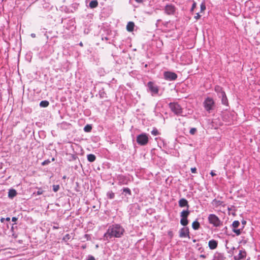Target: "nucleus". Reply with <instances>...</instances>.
Segmentation results:
<instances>
[{
  "mask_svg": "<svg viewBox=\"0 0 260 260\" xmlns=\"http://www.w3.org/2000/svg\"><path fill=\"white\" fill-rule=\"evenodd\" d=\"M137 142L140 145H146L148 142V137L146 134H142L137 137Z\"/></svg>",
  "mask_w": 260,
  "mask_h": 260,
  "instance_id": "20e7f679",
  "label": "nucleus"
},
{
  "mask_svg": "<svg viewBox=\"0 0 260 260\" xmlns=\"http://www.w3.org/2000/svg\"><path fill=\"white\" fill-rule=\"evenodd\" d=\"M233 231L237 235L239 236L241 234V230L240 229H234Z\"/></svg>",
  "mask_w": 260,
  "mask_h": 260,
  "instance_id": "c85d7f7f",
  "label": "nucleus"
},
{
  "mask_svg": "<svg viewBox=\"0 0 260 260\" xmlns=\"http://www.w3.org/2000/svg\"><path fill=\"white\" fill-rule=\"evenodd\" d=\"M242 224H245L246 223V221L243 220L242 221Z\"/></svg>",
  "mask_w": 260,
  "mask_h": 260,
  "instance_id": "de8ad7c7",
  "label": "nucleus"
},
{
  "mask_svg": "<svg viewBox=\"0 0 260 260\" xmlns=\"http://www.w3.org/2000/svg\"><path fill=\"white\" fill-rule=\"evenodd\" d=\"M200 257H202L203 258H206V256L205 255H204V254H201V255H200Z\"/></svg>",
  "mask_w": 260,
  "mask_h": 260,
  "instance_id": "79ce46f5",
  "label": "nucleus"
},
{
  "mask_svg": "<svg viewBox=\"0 0 260 260\" xmlns=\"http://www.w3.org/2000/svg\"><path fill=\"white\" fill-rule=\"evenodd\" d=\"M164 11L167 15H173L176 11V8L171 4H167L164 8Z\"/></svg>",
  "mask_w": 260,
  "mask_h": 260,
  "instance_id": "39448f33",
  "label": "nucleus"
},
{
  "mask_svg": "<svg viewBox=\"0 0 260 260\" xmlns=\"http://www.w3.org/2000/svg\"><path fill=\"white\" fill-rule=\"evenodd\" d=\"M180 223L183 226L187 225L188 223L187 218H185L181 217V219L180 220Z\"/></svg>",
  "mask_w": 260,
  "mask_h": 260,
  "instance_id": "5701e85b",
  "label": "nucleus"
},
{
  "mask_svg": "<svg viewBox=\"0 0 260 260\" xmlns=\"http://www.w3.org/2000/svg\"><path fill=\"white\" fill-rule=\"evenodd\" d=\"M240 225V222L238 220H235L233 222L232 226L233 229H237Z\"/></svg>",
  "mask_w": 260,
  "mask_h": 260,
  "instance_id": "a878e982",
  "label": "nucleus"
},
{
  "mask_svg": "<svg viewBox=\"0 0 260 260\" xmlns=\"http://www.w3.org/2000/svg\"><path fill=\"white\" fill-rule=\"evenodd\" d=\"M200 18H201V15L199 14V13H197L196 14V16H194V18L196 20H198V19H199Z\"/></svg>",
  "mask_w": 260,
  "mask_h": 260,
  "instance_id": "f704fd0d",
  "label": "nucleus"
},
{
  "mask_svg": "<svg viewBox=\"0 0 260 260\" xmlns=\"http://www.w3.org/2000/svg\"><path fill=\"white\" fill-rule=\"evenodd\" d=\"M164 78L166 80L173 81L175 80L177 78V75L176 73L171 72H165L164 74Z\"/></svg>",
  "mask_w": 260,
  "mask_h": 260,
  "instance_id": "0eeeda50",
  "label": "nucleus"
},
{
  "mask_svg": "<svg viewBox=\"0 0 260 260\" xmlns=\"http://www.w3.org/2000/svg\"><path fill=\"white\" fill-rule=\"evenodd\" d=\"M96 157L94 154H90L87 155V160L90 162H93L95 160Z\"/></svg>",
  "mask_w": 260,
  "mask_h": 260,
  "instance_id": "4be33fe9",
  "label": "nucleus"
},
{
  "mask_svg": "<svg viewBox=\"0 0 260 260\" xmlns=\"http://www.w3.org/2000/svg\"><path fill=\"white\" fill-rule=\"evenodd\" d=\"M6 220L8 221H9L10 220V217H7L6 218Z\"/></svg>",
  "mask_w": 260,
  "mask_h": 260,
  "instance_id": "a18cd8bd",
  "label": "nucleus"
},
{
  "mask_svg": "<svg viewBox=\"0 0 260 260\" xmlns=\"http://www.w3.org/2000/svg\"><path fill=\"white\" fill-rule=\"evenodd\" d=\"M16 194H17V192L15 189H12L9 190V192H8V196L9 198H13L14 197H15L16 196Z\"/></svg>",
  "mask_w": 260,
  "mask_h": 260,
  "instance_id": "f3484780",
  "label": "nucleus"
},
{
  "mask_svg": "<svg viewBox=\"0 0 260 260\" xmlns=\"http://www.w3.org/2000/svg\"><path fill=\"white\" fill-rule=\"evenodd\" d=\"M204 105L205 109L207 111H210L213 109L214 105V102L212 98H207L204 102Z\"/></svg>",
  "mask_w": 260,
  "mask_h": 260,
  "instance_id": "423d86ee",
  "label": "nucleus"
},
{
  "mask_svg": "<svg viewBox=\"0 0 260 260\" xmlns=\"http://www.w3.org/2000/svg\"><path fill=\"white\" fill-rule=\"evenodd\" d=\"M191 171L192 173H197V169L196 168H191Z\"/></svg>",
  "mask_w": 260,
  "mask_h": 260,
  "instance_id": "e433bc0d",
  "label": "nucleus"
},
{
  "mask_svg": "<svg viewBox=\"0 0 260 260\" xmlns=\"http://www.w3.org/2000/svg\"><path fill=\"white\" fill-rule=\"evenodd\" d=\"M151 134L153 136H157L159 134V133L156 128H154L153 130L151 131Z\"/></svg>",
  "mask_w": 260,
  "mask_h": 260,
  "instance_id": "bb28decb",
  "label": "nucleus"
},
{
  "mask_svg": "<svg viewBox=\"0 0 260 260\" xmlns=\"http://www.w3.org/2000/svg\"><path fill=\"white\" fill-rule=\"evenodd\" d=\"M53 229H58V227H57V226H53Z\"/></svg>",
  "mask_w": 260,
  "mask_h": 260,
  "instance_id": "8fccbe9b",
  "label": "nucleus"
},
{
  "mask_svg": "<svg viewBox=\"0 0 260 260\" xmlns=\"http://www.w3.org/2000/svg\"><path fill=\"white\" fill-rule=\"evenodd\" d=\"M123 192H125L128 193L129 195L131 194V191L130 189H129L128 188H123Z\"/></svg>",
  "mask_w": 260,
  "mask_h": 260,
  "instance_id": "2f4dec72",
  "label": "nucleus"
},
{
  "mask_svg": "<svg viewBox=\"0 0 260 260\" xmlns=\"http://www.w3.org/2000/svg\"><path fill=\"white\" fill-rule=\"evenodd\" d=\"M5 219L4 218H2L1 219V221L2 222H3L4 221Z\"/></svg>",
  "mask_w": 260,
  "mask_h": 260,
  "instance_id": "49530a36",
  "label": "nucleus"
},
{
  "mask_svg": "<svg viewBox=\"0 0 260 260\" xmlns=\"http://www.w3.org/2000/svg\"><path fill=\"white\" fill-rule=\"evenodd\" d=\"M197 4L196 3L194 2L192 5V7L191 8V11H193L194 8L196 7Z\"/></svg>",
  "mask_w": 260,
  "mask_h": 260,
  "instance_id": "c9c22d12",
  "label": "nucleus"
},
{
  "mask_svg": "<svg viewBox=\"0 0 260 260\" xmlns=\"http://www.w3.org/2000/svg\"><path fill=\"white\" fill-rule=\"evenodd\" d=\"M215 91L216 92L218 93L219 96V95L221 94L222 92H225L223 90L222 88L220 86H218V85L215 86Z\"/></svg>",
  "mask_w": 260,
  "mask_h": 260,
  "instance_id": "6ab92c4d",
  "label": "nucleus"
},
{
  "mask_svg": "<svg viewBox=\"0 0 260 260\" xmlns=\"http://www.w3.org/2000/svg\"><path fill=\"white\" fill-rule=\"evenodd\" d=\"M49 103L47 101H42L40 103V106L42 107H47L48 106Z\"/></svg>",
  "mask_w": 260,
  "mask_h": 260,
  "instance_id": "b1692460",
  "label": "nucleus"
},
{
  "mask_svg": "<svg viewBox=\"0 0 260 260\" xmlns=\"http://www.w3.org/2000/svg\"><path fill=\"white\" fill-rule=\"evenodd\" d=\"M87 260H95V258L93 256H89Z\"/></svg>",
  "mask_w": 260,
  "mask_h": 260,
  "instance_id": "58836bf2",
  "label": "nucleus"
},
{
  "mask_svg": "<svg viewBox=\"0 0 260 260\" xmlns=\"http://www.w3.org/2000/svg\"><path fill=\"white\" fill-rule=\"evenodd\" d=\"M138 3H141L142 2L143 0H135Z\"/></svg>",
  "mask_w": 260,
  "mask_h": 260,
  "instance_id": "c03bdc74",
  "label": "nucleus"
},
{
  "mask_svg": "<svg viewBox=\"0 0 260 260\" xmlns=\"http://www.w3.org/2000/svg\"><path fill=\"white\" fill-rule=\"evenodd\" d=\"M218 242L215 240H210L208 242V246L210 249L213 250L217 248Z\"/></svg>",
  "mask_w": 260,
  "mask_h": 260,
  "instance_id": "9d476101",
  "label": "nucleus"
},
{
  "mask_svg": "<svg viewBox=\"0 0 260 260\" xmlns=\"http://www.w3.org/2000/svg\"><path fill=\"white\" fill-rule=\"evenodd\" d=\"M50 162V161L49 159L45 160L43 162H42V166H45L48 165Z\"/></svg>",
  "mask_w": 260,
  "mask_h": 260,
  "instance_id": "72a5a7b5",
  "label": "nucleus"
},
{
  "mask_svg": "<svg viewBox=\"0 0 260 260\" xmlns=\"http://www.w3.org/2000/svg\"><path fill=\"white\" fill-rule=\"evenodd\" d=\"M212 204L213 206L215 208H217L220 206H224L223 202L219 200H217L216 199H214L213 200V201L212 202Z\"/></svg>",
  "mask_w": 260,
  "mask_h": 260,
  "instance_id": "ddd939ff",
  "label": "nucleus"
},
{
  "mask_svg": "<svg viewBox=\"0 0 260 260\" xmlns=\"http://www.w3.org/2000/svg\"><path fill=\"white\" fill-rule=\"evenodd\" d=\"M124 228L119 224H114L111 225L108 229L106 233L104 234V237L107 239L113 237L120 238L124 233Z\"/></svg>",
  "mask_w": 260,
  "mask_h": 260,
  "instance_id": "f257e3e1",
  "label": "nucleus"
},
{
  "mask_svg": "<svg viewBox=\"0 0 260 260\" xmlns=\"http://www.w3.org/2000/svg\"><path fill=\"white\" fill-rule=\"evenodd\" d=\"M148 87L149 90L153 93L157 94L158 92V87L154 85L152 82H149L148 83Z\"/></svg>",
  "mask_w": 260,
  "mask_h": 260,
  "instance_id": "1a4fd4ad",
  "label": "nucleus"
},
{
  "mask_svg": "<svg viewBox=\"0 0 260 260\" xmlns=\"http://www.w3.org/2000/svg\"><path fill=\"white\" fill-rule=\"evenodd\" d=\"M189 235V231L187 229L182 228L180 231L179 236L180 237H186Z\"/></svg>",
  "mask_w": 260,
  "mask_h": 260,
  "instance_id": "f8f14e48",
  "label": "nucleus"
},
{
  "mask_svg": "<svg viewBox=\"0 0 260 260\" xmlns=\"http://www.w3.org/2000/svg\"><path fill=\"white\" fill-rule=\"evenodd\" d=\"M59 189V186L58 185H54L53 186V190L54 192L57 191Z\"/></svg>",
  "mask_w": 260,
  "mask_h": 260,
  "instance_id": "7c9ffc66",
  "label": "nucleus"
},
{
  "mask_svg": "<svg viewBox=\"0 0 260 260\" xmlns=\"http://www.w3.org/2000/svg\"><path fill=\"white\" fill-rule=\"evenodd\" d=\"M200 7H201V12H204L206 9L205 4L204 3H202L201 4Z\"/></svg>",
  "mask_w": 260,
  "mask_h": 260,
  "instance_id": "c756f323",
  "label": "nucleus"
},
{
  "mask_svg": "<svg viewBox=\"0 0 260 260\" xmlns=\"http://www.w3.org/2000/svg\"><path fill=\"white\" fill-rule=\"evenodd\" d=\"M17 220V217H12V221L15 222Z\"/></svg>",
  "mask_w": 260,
  "mask_h": 260,
  "instance_id": "a19ab883",
  "label": "nucleus"
},
{
  "mask_svg": "<svg viewBox=\"0 0 260 260\" xmlns=\"http://www.w3.org/2000/svg\"><path fill=\"white\" fill-rule=\"evenodd\" d=\"M134 27L135 23L133 22H128L126 25V30L129 32H132L134 30Z\"/></svg>",
  "mask_w": 260,
  "mask_h": 260,
  "instance_id": "4468645a",
  "label": "nucleus"
},
{
  "mask_svg": "<svg viewBox=\"0 0 260 260\" xmlns=\"http://www.w3.org/2000/svg\"><path fill=\"white\" fill-rule=\"evenodd\" d=\"M197 132V129L196 128H191L189 131V133L191 135H194Z\"/></svg>",
  "mask_w": 260,
  "mask_h": 260,
  "instance_id": "473e14b6",
  "label": "nucleus"
},
{
  "mask_svg": "<svg viewBox=\"0 0 260 260\" xmlns=\"http://www.w3.org/2000/svg\"><path fill=\"white\" fill-rule=\"evenodd\" d=\"M169 107L171 111L176 115H179L182 113V109L177 103H171L169 104Z\"/></svg>",
  "mask_w": 260,
  "mask_h": 260,
  "instance_id": "7ed1b4c3",
  "label": "nucleus"
},
{
  "mask_svg": "<svg viewBox=\"0 0 260 260\" xmlns=\"http://www.w3.org/2000/svg\"><path fill=\"white\" fill-rule=\"evenodd\" d=\"M80 45L81 46H83V44H82V42H81V43H80Z\"/></svg>",
  "mask_w": 260,
  "mask_h": 260,
  "instance_id": "3c124183",
  "label": "nucleus"
},
{
  "mask_svg": "<svg viewBox=\"0 0 260 260\" xmlns=\"http://www.w3.org/2000/svg\"><path fill=\"white\" fill-rule=\"evenodd\" d=\"M190 213L189 211L188 210V208L186 210H183L181 212V217L183 218H187L188 216L189 215Z\"/></svg>",
  "mask_w": 260,
  "mask_h": 260,
  "instance_id": "dca6fc26",
  "label": "nucleus"
},
{
  "mask_svg": "<svg viewBox=\"0 0 260 260\" xmlns=\"http://www.w3.org/2000/svg\"><path fill=\"white\" fill-rule=\"evenodd\" d=\"M220 98H221L222 103L224 105H226L228 104V99L225 92H222L221 95L219 96Z\"/></svg>",
  "mask_w": 260,
  "mask_h": 260,
  "instance_id": "2eb2a0df",
  "label": "nucleus"
},
{
  "mask_svg": "<svg viewBox=\"0 0 260 260\" xmlns=\"http://www.w3.org/2000/svg\"><path fill=\"white\" fill-rule=\"evenodd\" d=\"M98 5V2L96 0L92 1L89 3V7L91 8H96Z\"/></svg>",
  "mask_w": 260,
  "mask_h": 260,
  "instance_id": "412c9836",
  "label": "nucleus"
},
{
  "mask_svg": "<svg viewBox=\"0 0 260 260\" xmlns=\"http://www.w3.org/2000/svg\"><path fill=\"white\" fill-rule=\"evenodd\" d=\"M43 191L41 190L40 189V190H39L37 191V194H38V195H40V194H42L43 193Z\"/></svg>",
  "mask_w": 260,
  "mask_h": 260,
  "instance_id": "4c0bfd02",
  "label": "nucleus"
},
{
  "mask_svg": "<svg viewBox=\"0 0 260 260\" xmlns=\"http://www.w3.org/2000/svg\"><path fill=\"white\" fill-rule=\"evenodd\" d=\"M31 36L32 38H35L36 37V35L35 34H31Z\"/></svg>",
  "mask_w": 260,
  "mask_h": 260,
  "instance_id": "37998d69",
  "label": "nucleus"
},
{
  "mask_svg": "<svg viewBox=\"0 0 260 260\" xmlns=\"http://www.w3.org/2000/svg\"><path fill=\"white\" fill-rule=\"evenodd\" d=\"M246 252L245 250H240L238 255L234 256L235 260H241L244 259L246 257Z\"/></svg>",
  "mask_w": 260,
  "mask_h": 260,
  "instance_id": "6e6552de",
  "label": "nucleus"
},
{
  "mask_svg": "<svg viewBox=\"0 0 260 260\" xmlns=\"http://www.w3.org/2000/svg\"><path fill=\"white\" fill-rule=\"evenodd\" d=\"M72 235H73L72 234H66L63 237V239L62 240L65 241V242H68L69 240H70L71 238H73V236H72Z\"/></svg>",
  "mask_w": 260,
  "mask_h": 260,
  "instance_id": "aec40b11",
  "label": "nucleus"
},
{
  "mask_svg": "<svg viewBox=\"0 0 260 260\" xmlns=\"http://www.w3.org/2000/svg\"><path fill=\"white\" fill-rule=\"evenodd\" d=\"M200 226V224L197 220L194 221L192 223V227L194 230H198Z\"/></svg>",
  "mask_w": 260,
  "mask_h": 260,
  "instance_id": "a211bd4d",
  "label": "nucleus"
},
{
  "mask_svg": "<svg viewBox=\"0 0 260 260\" xmlns=\"http://www.w3.org/2000/svg\"><path fill=\"white\" fill-rule=\"evenodd\" d=\"M52 161H54V158H52Z\"/></svg>",
  "mask_w": 260,
  "mask_h": 260,
  "instance_id": "603ef678",
  "label": "nucleus"
},
{
  "mask_svg": "<svg viewBox=\"0 0 260 260\" xmlns=\"http://www.w3.org/2000/svg\"><path fill=\"white\" fill-rule=\"evenodd\" d=\"M107 196L109 199H112L114 198L115 194L113 192L110 191V192H108Z\"/></svg>",
  "mask_w": 260,
  "mask_h": 260,
  "instance_id": "cd10ccee",
  "label": "nucleus"
},
{
  "mask_svg": "<svg viewBox=\"0 0 260 260\" xmlns=\"http://www.w3.org/2000/svg\"><path fill=\"white\" fill-rule=\"evenodd\" d=\"M178 203H179V206L180 207H187V208H189L188 202L187 201V200H186L185 199H184V198L181 199L179 201Z\"/></svg>",
  "mask_w": 260,
  "mask_h": 260,
  "instance_id": "9b49d317",
  "label": "nucleus"
},
{
  "mask_svg": "<svg viewBox=\"0 0 260 260\" xmlns=\"http://www.w3.org/2000/svg\"><path fill=\"white\" fill-rule=\"evenodd\" d=\"M82 247L83 249H85L86 247V245H83L82 246Z\"/></svg>",
  "mask_w": 260,
  "mask_h": 260,
  "instance_id": "09e8293b",
  "label": "nucleus"
},
{
  "mask_svg": "<svg viewBox=\"0 0 260 260\" xmlns=\"http://www.w3.org/2000/svg\"><path fill=\"white\" fill-rule=\"evenodd\" d=\"M210 174L213 177V176H215L216 175V174L213 171H212L211 172H210Z\"/></svg>",
  "mask_w": 260,
  "mask_h": 260,
  "instance_id": "ea45409f",
  "label": "nucleus"
},
{
  "mask_svg": "<svg viewBox=\"0 0 260 260\" xmlns=\"http://www.w3.org/2000/svg\"><path fill=\"white\" fill-rule=\"evenodd\" d=\"M208 221L210 224H213L215 227L220 226L222 223L219 218L215 214H209L208 217Z\"/></svg>",
  "mask_w": 260,
  "mask_h": 260,
  "instance_id": "f03ea898",
  "label": "nucleus"
},
{
  "mask_svg": "<svg viewBox=\"0 0 260 260\" xmlns=\"http://www.w3.org/2000/svg\"><path fill=\"white\" fill-rule=\"evenodd\" d=\"M92 129V126L89 124H87L84 127V131L85 132H90Z\"/></svg>",
  "mask_w": 260,
  "mask_h": 260,
  "instance_id": "393cba45",
  "label": "nucleus"
}]
</instances>
